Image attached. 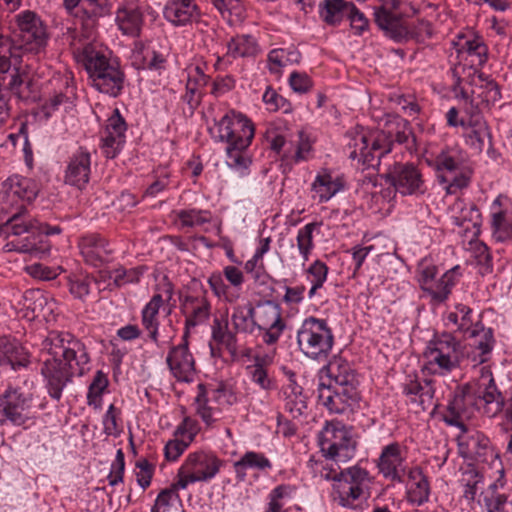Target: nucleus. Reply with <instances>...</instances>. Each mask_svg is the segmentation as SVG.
<instances>
[{
  "mask_svg": "<svg viewBox=\"0 0 512 512\" xmlns=\"http://www.w3.org/2000/svg\"><path fill=\"white\" fill-rule=\"evenodd\" d=\"M85 346L68 333H50L41 353V375L49 395L59 400L72 377L82 374L88 362Z\"/></svg>",
  "mask_w": 512,
  "mask_h": 512,
  "instance_id": "f257e3e1",
  "label": "nucleus"
},
{
  "mask_svg": "<svg viewBox=\"0 0 512 512\" xmlns=\"http://www.w3.org/2000/svg\"><path fill=\"white\" fill-rule=\"evenodd\" d=\"M85 346L68 333H50L41 353V375L49 395L59 400L72 377L82 374L88 362Z\"/></svg>",
  "mask_w": 512,
  "mask_h": 512,
  "instance_id": "f03ea898",
  "label": "nucleus"
},
{
  "mask_svg": "<svg viewBox=\"0 0 512 512\" xmlns=\"http://www.w3.org/2000/svg\"><path fill=\"white\" fill-rule=\"evenodd\" d=\"M503 399L498 391L492 372L483 367L474 383L463 386L449 405L450 411L459 417H470L474 408L482 410L488 417L497 415L502 409Z\"/></svg>",
  "mask_w": 512,
  "mask_h": 512,
  "instance_id": "7ed1b4c3",
  "label": "nucleus"
},
{
  "mask_svg": "<svg viewBox=\"0 0 512 512\" xmlns=\"http://www.w3.org/2000/svg\"><path fill=\"white\" fill-rule=\"evenodd\" d=\"M218 138L227 143V165L239 172L245 171L251 164L246 149L251 144L255 128L246 116L231 111L217 124Z\"/></svg>",
  "mask_w": 512,
  "mask_h": 512,
  "instance_id": "20e7f679",
  "label": "nucleus"
},
{
  "mask_svg": "<svg viewBox=\"0 0 512 512\" xmlns=\"http://www.w3.org/2000/svg\"><path fill=\"white\" fill-rule=\"evenodd\" d=\"M320 476L333 481L334 498L343 507H353L370 496L371 478L365 469L358 466L339 472L332 464H326L322 466Z\"/></svg>",
  "mask_w": 512,
  "mask_h": 512,
  "instance_id": "39448f33",
  "label": "nucleus"
},
{
  "mask_svg": "<svg viewBox=\"0 0 512 512\" xmlns=\"http://www.w3.org/2000/svg\"><path fill=\"white\" fill-rule=\"evenodd\" d=\"M447 321L452 328L472 339L469 344L471 351L468 354L472 365L484 363L492 349V335L484 329L479 320L473 318L471 308L462 304L457 305L455 310L448 314Z\"/></svg>",
  "mask_w": 512,
  "mask_h": 512,
  "instance_id": "423d86ee",
  "label": "nucleus"
},
{
  "mask_svg": "<svg viewBox=\"0 0 512 512\" xmlns=\"http://www.w3.org/2000/svg\"><path fill=\"white\" fill-rule=\"evenodd\" d=\"M459 342L450 334L435 336L423 352V370L434 375H446L460 367Z\"/></svg>",
  "mask_w": 512,
  "mask_h": 512,
  "instance_id": "0eeeda50",
  "label": "nucleus"
},
{
  "mask_svg": "<svg viewBox=\"0 0 512 512\" xmlns=\"http://www.w3.org/2000/svg\"><path fill=\"white\" fill-rule=\"evenodd\" d=\"M81 61L97 90L112 96L120 92L123 75L118 67L110 64L103 53L91 45L85 46L81 53Z\"/></svg>",
  "mask_w": 512,
  "mask_h": 512,
  "instance_id": "6e6552de",
  "label": "nucleus"
},
{
  "mask_svg": "<svg viewBox=\"0 0 512 512\" xmlns=\"http://www.w3.org/2000/svg\"><path fill=\"white\" fill-rule=\"evenodd\" d=\"M457 52V63L452 68V75L459 85L462 77L479 73V68L486 62L487 49L479 36L468 31L459 34L453 41Z\"/></svg>",
  "mask_w": 512,
  "mask_h": 512,
  "instance_id": "1a4fd4ad",
  "label": "nucleus"
},
{
  "mask_svg": "<svg viewBox=\"0 0 512 512\" xmlns=\"http://www.w3.org/2000/svg\"><path fill=\"white\" fill-rule=\"evenodd\" d=\"M455 96L460 97L468 114L479 113L489 108L500 98L495 82L484 79L480 73L470 77H462L459 85L455 83Z\"/></svg>",
  "mask_w": 512,
  "mask_h": 512,
  "instance_id": "9d476101",
  "label": "nucleus"
},
{
  "mask_svg": "<svg viewBox=\"0 0 512 512\" xmlns=\"http://www.w3.org/2000/svg\"><path fill=\"white\" fill-rule=\"evenodd\" d=\"M434 168L449 194H456L467 187L472 176V169L464 153L457 149L441 151L434 160Z\"/></svg>",
  "mask_w": 512,
  "mask_h": 512,
  "instance_id": "9b49d317",
  "label": "nucleus"
},
{
  "mask_svg": "<svg viewBox=\"0 0 512 512\" xmlns=\"http://www.w3.org/2000/svg\"><path fill=\"white\" fill-rule=\"evenodd\" d=\"M350 158L371 165L376 157L389 151V139L384 131L357 126L347 134Z\"/></svg>",
  "mask_w": 512,
  "mask_h": 512,
  "instance_id": "f8f14e48",
  "label": "nucleus"
},
{
  "mask_svg": "<svg viewBox=\"0 0 512 512\" xmlns=\"http://www.w3.org/2000/svg\"><path fill=\"white\" fill-rule=\"evenodd\" d=\"M324 456L336 463H347L355 455L356 442L351 432L340 422H329L319 434Z\"/></svg>",
  "mask_w": 512,
  "mask_h": 512,
  "instance_id": "ddd939ff",
  "label": "nucleus"
},
{
  "mask_svg": "<svg viewBox=\"0 0 512 512\" xmlns=\"http://www.w3.org/2000/svg\"><path fill=\"white\" fill-rule=\"evenodd\" d=\"M460 455L467 461L487 465L496 473H502V463L499 455L490 444L489 439L476 430H463L458 438Z\"/></svg>",
  "mask_w": 512,
  "mask_h": 512,
  "instance_id": "4468645a",
  "label": "nucleus"
},
{
  "mask_svg": "<svg viewBox=\"0 0 512 512\" xmlns=\"http://www.w3.org/2000/svg\"><path fill=\"white\" fill-rule=\"evenodd\" d=\"M300 350L309 358L326 357L333 346V334L324 320L306 319L297 334Z\"/></svg>",
  "mask_w": 512,
  "mask_h": 512,
  "instance_id": "2eb2a0df",
  "label": "nucleus"
},
{
  "mask_svg": "<svg viewBox=\"0 0 512 512\" xmlns=\"http://www.w3.org/2000/svg\"><path fill=\"white\" fill-rule=\"evenodd\" d=\"M223 462L212 453L198 451L190 453L177 472L178 487H188L215 477Z\"/></svg>",
  "mask_w": 512,
  "mask_h": 512,
  "instance_id": "dca6fc26",
  "label": "nucleus"
},
{
  "mask_svg": "<svg viewBox=\"0 0 512 512\" xmlns=\"http://www.w3.org/2000/svg\"><path fill=\"white\" fill-rule=\"evenodd\" d=\"M20 47L28 52L39 53L47 44V28L40 17L32 11H23L16 16Z\"/></svg>",
  "mask_w": 512,
  "mask_h": 512,
  "instance_id": "f3484780",
  "label": "nucleus"
},
{
  "mask_svg": "<svg viewBox=\"0 0 512 512\" xmlns=\"http://www.w3.org/2000/svg\"><path fill=\"white\" fill-rule=\"evenodd\" d=\"M253 321L258 329L264 331L263 339L267 344L275 343L286 327L279 305L271 301L254 307Z\"/></svg>",
  "mask_w": 512,
  "mask_h": 512,
  "instance_id": "a211bd4d",
  "label": "nucleus"
},
{
  "mask_svg": "<svg viewBox=\"0 0 512 512\" xmlns=\"http://www.w3.org/2000/svg\"><path fill=\"white\" fill-rule=\"evenodd\" d=\"M31 401L30 394H24L11 387L8 388L0 396V422L10 421L16 425L24 424L28 419Z\"/></svg>",
  "mask_w": 512,
  "mask_h": 512,
  "instance_id": "6ab92c4d",
  "label": "nucleus"
},
{
  "mask_svg": "<svg viewBox=\"0 0 512 512\" xmlns=\"http://www.w3.org/2000/svg\"><path fill=\"white\" fill-rule=\"evenodd\" d=\"M20 304L23 317L28 320L35 318H43L47 321L52 320L57 310L54 298L39 289L26 291L22 296Z\"/></svg>",
  "mask_w": 512,
  "mask_h": 512,
  "instance_id": "aec40b11",
  "label": "nucleus"
},
{
  "mask_svg": "<svg viewBox=\"0 0 512 512\" xmlns=\"http://www.w3.org/2000/svg\"><path fill=\"white\" fill-rule=\"evenodd\" d=\"M385 177L402 195L423 192L424 180L414 165L397 163L389 169Z\"/></svg>",
  "mask_w": 512,
  "mask_h": 512,
  "instance_id": "412c9836",
  "label": "nucleus"
},
{
  "mask_svg": "<svg viewBox=\"0 0 512 512\" xmlns=\"http://www.w3.org/2000/svg\"><path fill=\"white\" fill-rule=\"evenodd\" d=\"M66 10L79 19L83 28L91 32L99 18L107 13L103 0H64Z\"/></svg>",
  "mask_w": 512,
  "mask_h": 512,
  "instance_id": "4be33fe9",
  "label": "nucleus"
},
{
  "mask_svg": "<svg viewBox=\"0 0 512 512\" xmlns=\"http://www.w3.org/2000/svg\"><path fill=\"white\" fill-rule=\"evenodd\" d=\"M4 199L11 206L23 207L21 202H31L39 192L38 184L30 178L14 175L3 183Z\"/></svg>",
  "mask_w": 512,
  "mask_h": 512,
  "instance_id": "5701e85b",
  "label": "nucleus"
},
{
  "mask_svg": "<svg viewBox=\"0 0 512 512\" xmlns=\"http://www.w3.org/2000/svg\"><path fill=\"white\" fill-rule=\"evenodd\" d=\"M166 361L175 379L180 382L193 381L196 374L195 360L189 351L187 342L173 347L169 351Z\"/></svg>",
  "mask_w": 512,
  "mask_h": 512,
  "instance_id": "b1692460",
  "label": "nucleus"
},
{
  "mask_svg": "<svg viewBox=\"0 0 512 512\" xmlns=\"http://www.w3.org/2000/svg\"><path fill=\"white\" fill-rule=\"evenodd\" d=\"M115 20L123 34L139 35L143 24V11L139 0H121Z\"/></svg>",
  "mask_w": 512,
  "mask_h": 512,
  "instance_id": "393cba45",
  "label": "nucleus"
},
{
  "mask_svg": "<svg viewBox=\"0 0 512 512\" xmlns=\"http://www.w3.org/2000/svg\"><path fill=\"white\" fill-rule=\"evenodd\" d=\"M465 128L466 143L476 152L490 149L492 146L491 133L484 118L479 113L470 114L467 122L461 121Z\"/></svg>",
  "mask_w": 512,
  "mask_h": 512,
  "instance_id": "a878e982",
  "label": "nucleus"
},
{
  "mask_svg": "<svg viewBox=\"0 0 512 512\" xmlns=\"http://www.w3.org/2000/svg\"><path fill=\"white\" fill-rule=\"evenodd\" d=\"M345 186L344 178L330 170L323 169L315 177L311 184L312 198L319 203L327 202Z\"/></svg>",
  "mask_w": 512,
  "mask_h": 512,
  "instance_id": "bb28decb",
  "label": "nucleus"
},
{
  "mask_svg": "<svg viewBox=\"0 0 512 512\" xmlns=\"http://www.w3.org/2000/svg\"><path fill=\"white\" fill-rule=\"evenodd\" d=\"M126 123L121 117L119 110L108 118L105 133L103 136V145L105 155L108 158H114L125 142Z\"/></svg>",
  "mask_w": 512,
  "mask_h": 512,
  "instance_id": "cd10ccee",
  "label": "nucleus"
},
{
  "mask_svg": "<svg viewBox=\"0 0 512 512\" xmlns=\"http://www.w3.org/2000/svg\"><path fill=\"white\" fill-rule=\"evenodd\" d=\"M198 389L199 393L195 399L196 412L207 425H211L217 420L220 412L219 407L214 406L213 403H219L222 398H225L227 391L219 388L207 392L201 384Z\"/></svg>",
  "mask_w": 512,
  "mask_h": 512,
  "instance_id": "c85d7f7f",
  "label": "nucleus"
},
{
  "mask_svg": "<svg viewBox=\"0 0 512 512\" xmlns=\"http://www.w3.org/2000/svg\"><path fill=\"white\" fill-rule=\"evenodd\" d=\"M90 165V154L83 150L78 151L68 163L65 182L79 189L83 188L89 181Z\"/></svg>",
  "mask_w": 512,
  "mask_h": 512,
  "instance_id": "c756f323",
  "label": "nucleus"
},
{
  "mask_svg": "<svg viewBox=\"0 0 512 512\" xmlns=\"http://www.w3.org/2000/svg\"><path fill=\"white\" fill-rule=\"evenodd\" d=\"M30 363V355L16 340L0 338V365L16 369L26 367Z\"/></svg>",
  "mask_w": 512,
  "mask_h": 512,
  "instance_id": "7c9ffc66",
  "label": "nucleus"
},
{
  "mask_svg": "<svg viewBox=\"0 0 512 512\" xmlns=\"http://www.w3.org/2000/svg\"><path fill=\"white\" fill-rule=\"evenodd\" d=\"M80 253L85 261L93 266H100L108 257L106 241L95 234L85 235L79 241Z\"/></svg>",
  "mask_w": 512,
  "mask_h": 512,
  "instance_id": "2f4dec72",
  "label": "nucleus"
},
{
  "mask_svg": "<svg viewBox=\"0 0 512 512\" xmlns=\"http://www.w3.org/2000/svg\"><path fill=\"white\" fill-rule=\"evenodd\" d=\"M375 22L392 39L401 41L408 38L409 30L396 10H375Z\"/></svg>",
  "mask_w": 512,
  "mask_h": 512,
  "instance_id": "473e14b6",
  "label": "nucleus"
},
{
  "mask_svg": "<svg viewBox=\"0 0 512 512\" xmlns=\"http://www.w3.org/2000/svg\"><path fill=\"white\" fill-rule=\"evenodd\" d=\"M449 211L450 218L456 225L464 227L465 224H467L465 230H469L471 226L473 229V235H477L479 233L480 213L474 205H467L462 200H456L450 206Z\"/></svg>",
  "mask_w": 512,
  "mask_h": 512,
  "instance_id": "72a5a7b5",
  "label": "nucleus"
},
{
  "mask_svg": "<svg viewBox=\"0 0 512 512\" xmlns=\"http://www.w3.org/2000/svg\"><path fill=\"white\" fill-rule=\"evenodd\" d=\"M182 309L187 316V326H196L203 323L210 315V303L204 295L186 296Z\"/></svg>",
  "mask_w": 512,
  "mask_h": 512,
  "instance_id": "f704fd0d",
  "label": "nucleus"
},
{
  "mask_svg": "<svg viewBox=\"0 0 512 512\" xmlns=\"http://www.w3.org/2000/svg\"><path fill=\"white\" fill-rule=\"evenodd\" d=\"M404 392L412 402L417 403L422 411L434 410V390L430 382H421L418 379L409 380L405 384Z\"/></svg>",
  "mask_w": 512,
  "mask_h": 512,
  "instance_id": "c9c22d12",
  "label": "nucleus"
},
{
  "mask_svg": "<svg viewBox=\"0 0 512 512\" xmlns=\"http://www.w3.org/2000/svg\"><path fill=\"white\" fill-rule=\"evenodd\" d=\"M197 15L193 0H169L164 9L165 18L176 25H185Z\"/></svg>",
  "mask_w": 512,
  "mask_h": 512,
  "instance_id": "e433bc0d",
  "label": "nucleus"
},
{
  "mask_svg": "<svg viewBox=\"0 0 512 512\" xmlns=\"http://www.w3.org/2000/svg\"><path fill=\"white\" fill-rule=\"evenodd\" d=\"M501 198L498 197L492 205L493 235L498 241L512 237V212L502 209Z\"/></svg>",
  "mask_w": 512,
  "mask_h": 512,
  "instance_id": "4c0bfd02",
  "label": "nucleus"
},
{
  "mask_svg": "<svg viewBox=\"0 0 512 512\" xmlns=\"http://www.w3.org/2000/svg\"><path fill=\"white\" fill-rule=\"evenodd\" d=\"M7 225L10 227L14 235L29 233L35 236L41 234L51 235L60 233V228L58 227L49 228L47 225L40 224L36 220L23 218L17 213L8 219Z\"/></svg>",
  "mask_w": 512,
  "mask_h": 512,
  "instance_id": "58836bf2",
  "label": "nucleus"
},
{
  "mask_svg": "<svg viewBox=\"0 0 512 512\" xmlns=\"http://www.w3.org/2000/svg\"><path fill=\"white\" fill-rule=\"evenodd\" d=\"M408 498L410 502L421 505L429 498L430 487L420 468H413L408 475Z\"/></svg>",
  "mask_w": 512,
  "mask_h": 512,
  "instance_id": "ea45409f",
  "label": "nucleus"
},
{
  "mask_svg": "<svg viewBox=\"0 0 512 512\" xmlns=\"http://www.w3.org/2000/svg\"><path fill=\"white\" fill-rule=\"evenodd\" d=\"M402 462L403 457L399 445L390 444L382 451L378 466L384 476L396 478Z\"/></svg>",
  "mask_w": 512,
  "mask_h": 512,
  "instance_id": "a19ab883",
  "label": "nucleus"
},
{
  "mask_svg": "<svg viewBox=\"0 0 512 512\" xmlns=\"http://www.w3.org/2000/svg\"><path fill=\"white\" fill-rule=\"evenodd\" d=\"M352 11V3L345 0H325L320 6V15L324 22L336 25Z\"/></svg>",
  "mask_w": 512,
  "mask_h": 512,
  "instance_id": "79ce46f5",
  "label": "nucleus"
},
{
  "mask_svg": "<svg viewBox=\"0 0 512 512\" xmlns=\"http://www.w3.org/2000/svg\"><path fill=\"white\" fill-rule=\"evenodd\" d=\"M227 54L233 58L256 56L260 47L256 39L250 35H239L227 44Z\"/></svg>",
  "mask_w": 512,
  "mask_h": 512,
  "instance_id": "37998d69",
  "label": "nucleus"
},
{
  "mask_svg": "<svg viewBox=\"0 0 512 512\" xmlns=\"http://www.w3.org/2000/svg\"><path fill=\"white\" fill-rule=\"evenodd\" d=\"M326 375L336 385L347 384L357 380V377L349 363L342 358H333L325 367Z\"/></svg>",
  "mask_w": 512,
  "mask_h": 512,
  "instance_id": "c03bdc74",
  "label": "nucleus"
},
{
  "mask_svg": "<svg viewBox=\"0 0 512 512\" xmlns=\"http://www.w3.org/2000/svg\"><path fill=\"white\" fill-rule=\"evenodd\" d=\"M271 467L268 458L263 454L249 451L246 452L238 461L234 463L235 473L240 480L246 477L247 469H257L260 471L266 470Z\"/></svg>",
  "mask_w": 512,
  "mask_h": 512,
  "instance_id": "a18cd8bd",
  "label": "nucleus"
},
{
  "mask_svg": "<svg viewBox=\"0 0 512 512\" xmlns=\"http://www.w3.org/2000/svg\"><path fill=\"white\" fill-rule=\"evenodd\" d=\"M317 227L318 224L316 223H308L297 233L296 242L298 251L301 255L300 265L302 267L309 260L310 254L314 248L313 235Z\"/></svg>",
  "mask_w": 512,
  "mask_h": 512,
  "instance_id": "49530a36",
  "label": "nucleus"
},
{
  "mask_svg": "<svg viewBox=\"0 0 512 512\" xmlns=\"http://www.w3.org/2000/svg\"><path fill=\"white\" fill-rule=\"evenodd\" d=\"M300 53L295 49H274L269 53L268 64L272 72L278 73L287 65L298 63Z\"/></svg>",
  "mask_w": 512,
  "mask_h": 512,
  "instance_id": "de8ad7c7",
  "label": "nucleus"
},
{
  "mask_svg": "<svg viewBox=\"0 0 512 512\" xmlns=\"http://www.w3.org/2000/svg\"><path fill=\"white\" fill-rule=\"evenodd\" d=\"M451 285V276L445 273L441 278L434 279L432 283L425 281L422 290L431 297L432 302L441 303L447 299Z\"/></svg>",
  "mask_w": 512,
  "mask_h": 512,
  "instance_id": "09e8293b",
  "label": "nucleus"
},
{
  "mask_svg": "<svg viewBox=\"0 0 512 512\" xmlns=\"http://www.w3.org/2000/svg\"><path fill=\"white\" fill-rule=\"evenodd\" d=\"M215 7L230 24L241 23L245 9L239 0H213Z\"/></svg>",
  "mask_w": 512,
  "mask_h": 512,
  "instance_id": "8fccbe9b",
  "label": "nucleus"
},
{
  "mask_svg": "<svg viewBox=\"0 0 512 512\" xmlns=\"http://www.w3.org/2000/svg\"><path fill=\"white\" fill-rule=\"evenodd\" d=\"M109 380L106 374L102 371H97L89 385L87 402L90 406L99 409L102 406V396L107 390Z\"/></svg>",
  "mask_w": 512,
  "mask_h": 512,
  "instance_id": "3c124183",
  "label": "nucleus"
},
{
  "mask_svg": "<svg viewBox=\"0 0 512 512\" xmlns=\"http://www.w3.org/2000/svg\"><path fill=\"white\" fill-rule=\"evenodd\" d=\"M133 64L139 69L155 68L163 60L153 49L137 44L132 53Z\"/></svg>",
  "mask_w": 512,
  "mask_h": 512,
  "instance_id": "603ef678",
  "label": "nucleus"
},
{
  "mask_svg": "<svg viewBox=\"0 0 512 512\" xmlns=\"http://www.w3.org/2000/svg\"><path fill=\"white\" fill-rule=\"evenodd\" d=\"M253 311L254 307L251 304L236 306L231 316L233 327L240 332H252L255 326Z\"/></svg>",
  "mask_w": 512,
  "mask_h": 512,
  "instance_id": "864d4df0",
  "label": "nucleus"
},
{
  "mask_svg": "<svg viewBox=\"0 0 512 512\" xmlns=\"http://www.w3.org/2000/svg\"><path fill=\"white\" fill-rule=\"evenodd\" d=\"M318 400L321 405L332 413H343L346 411L345 404L343 405V401L340 399L335 387L330 385H319Z\"/></svg>",
  "mask_w": 512,
  "mask_h": 512,
  "instance_id": "5fc2aeb1",
  "label": "nucleus"
},
{
  "mask_svg": "<svg viewBox=\"0 0 512 512\" xmlns=\"http://www.w3.org/2000/svg\"><path fill=\"white\" fill-rule=\"evenodd\" d=\"M328 267L327 265L320 261H314L306 270L307 280L311 283V288L309 290V297H313L318 289H320L328 276Z\"/></svg>",
  "mask_w": 512,
  "mask_h": 512,
  "instance_id": "6e6d98bb",
  "label": "nucleus"
},
{
  "mask_svg": "<svg viewBox=\"0 0 512 512\" xmlns=\"http://www.w3.org/2000/svg\"><path fill=\"white\" fill-rule=\"evenodd\" d=\"M145 271L146 268L144 266L133 268L118 267L111 272V278L118 287L136 284L140 281Z\"/></svg>",
  "mask_w": 512,
  "mask_h": 512,
  "instance_id": "4d7b16f0",
  "label": "nucleus"
},
{
  "mask_svg": "<svg viewBox=\"0 0 512 512\" xmlns=\"http://www.w3.org/2000/svg\"><path fill=\"white\" fill-rule=\"evenodd\" d=\"M186 487H178L177 485V477L175 481L170 485L169 488L161 491L155 501L154 506L151 509V512H167L171 503L178 500L179 490H185Z\"/></svg>",
  "mask_w": 512,
  "mask_h": 512,
  "instance_id": "13d9d810",
  "label": "nucleus"
},
{
  "mask_svg": "<svg viewBox=\"0 0 512 512\" xmlns=\"http://www.w3.org/2000/svg\"><path fill=\"white\" fill-rule=\"evenodd\" d=\"M212 338L218 344L225 346L229 351H236V339L234 335L227 329V323H221L215 319L212 326Z\"/></svg>",
  "mask_w": 512,
  "mask_h": 512,
  "instance_id": "bf43d9fd",
  "label": "nucleus"
},
{
  "mask_svg": "<svg viewBox=\"0 0 512 512\" xmlns=\"http://www.w3.org/2000/svg\"><path fill=\"white\" fill-rule=\"evenodd\" d=\"M157 306L147 303L142 310V324L149 331L151 339L156 342L158 336V313Z\"/></svg>",
  "mask_w": 512,
  "mask_h": 512,
  "instance_id": "052dcab7",
  "label": "nucleus"
},
{
  "mask_svg": "<svg viewBox=\"0 0 512 512\" xmlns=\"http://www.w3.org/2000/svg\"><path fill=\"white\" fill-rule=\"evenodd\" d=\"M11 41L0 36V74L7 73L11 66L18 64V58L13 54Z\"/></svg>",
  "mask_w": 512,
  "mask_h": 512,
  "instance_id": "680f3d73",
  "label": "nucleus"
},
{
  "mask_svg": "<svg viewBox=\"0 0 512 512\" xmlns=\"http://www.w3.org/2000/svg\"><path fill=\"white\" fill-rule=\"evenodd\" d=\"M8 139L14 148H16L18 144L22 145V150H23L24 156H25V162L28 165H31L32 161H33V153H32V148L28 142L27 125L25 123H22L18 132L11 133L8 136Z\"/></svg>",
  "mask_w": 512,
  "mask_h": 512,
  "instance_id": "e2e57ef3",
  "label": "nucleus"
},
{
  "mask_svg": "<svg viewBox=\"0 0 512 512\" xmlns=\"http://www.w3.org/2000/svg\"><path fill=\"white\" fill-rule=\"evenodd\" d=\"M358 380L350 381L347 384L334 386L340 399L345 404V410L351 408L359 400V393L357 390Z\"/></svg>",
  "mask_w": 512,
  "mask_h": 512,
  "instance_id": "0e129e2a",
  "label": "nucleus"
},
{
  "mask_svg": "<svg viewBox=\"0 0 512 512\" xmlns=\"http://www.w3.org/2000/svg\"><path fill=\"white\" fill-rule=\"evenodd\" d=\"M25 271L35 279L52 280L60 273V267H48L40 263L31 264L25 267Z\"/></svg>",
  "mask_w": 512,
  "mask_h": 512,
  "instance_id": "69168bd1",
  "label": "nucleus"
},
{
  "mask_svg": "<svg viewBox=\"0 0 512 512\" xmlns=\"http://www.w3.org/2000/svg\"><path fill=\"white\" fill-rule=\"evenodd\" d=\"M487 512H507V497L497 493L495 490H488L483 498Z\"/></svg>",
  "mask_w": 512,
  "mask_h": 512,
  "instance_id": "338daca9",
  "label": "nucleus"
},
{
  "mask_svg": "<svg viewBox=\"0 0 512 512\" xmlns=\"http://www.w3.org/2000/svg\"><path fill=\"white\" fill-rule=\"evenodd\" d=\"M210 213L207 211H182L179 213V220L183 227L202 225L210 221Z\"/></svg>",
  "mask_w": 512,
  "mask_h": 512,
  "instance_id": "774afa93",
  "label": "nucleus"
}]
</instances>
